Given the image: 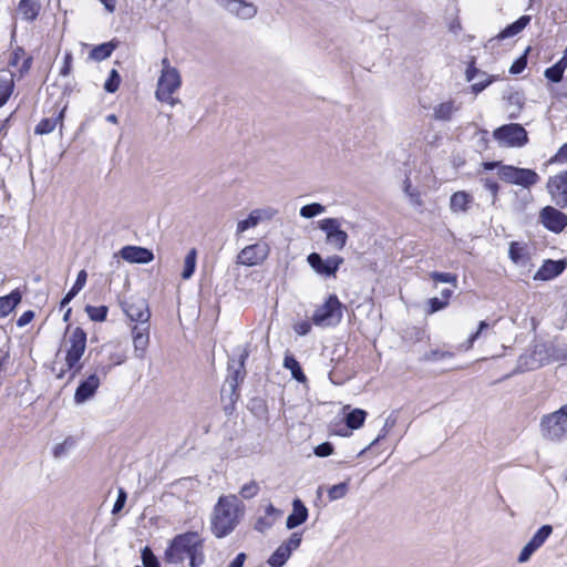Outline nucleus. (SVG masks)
<instances>
[{
	"label": "nucleus",
	"mask_w": 567,
	"mask_h": 567,
	"mask_svg": "<svg viewBox=\"0 0 567 567\" xmlns=\"http://www.w3.org/2000/svg\"><path fill=\"white\" fill-rule=\"evenodd\" d=\"M460 110V105H456L454 101L450 100L433 109V117L437 121H450L454 113Z\"/></svg>",
	"instance_id": "26"
},
{
	"label": "nucleus",
	"mask_w": 567,
	"mask_h": 567,
	"mask_svg": "<svg viewBox=\"0 0 567 567\" xmlns=\"http://www.w3.org/2000/svg\"><path fill=\"white\" fill-rule=\"evenodd\" d=\"M553 533V527L550 525H543L529 539V544L535 548L539 549L545 542L548 539V537Z\"/></svg>",
	"instance_id": "33"
},
{
	"label": "nucleus",
	"mask_w": 567,
	"mask_h": 567,
	"mask_svg": "<svg viewBox=\"0 0 567 567\" xmlns=\"http://www.w3.org/2000/svg\"><path fill=\"white\" fill-rule=\"evenodd\" d=\"M526 65H527V59L525 55H522L520 58H518L517 60L514 61V63L509 68V72L512 74H519L524 71Z\"/></svg>",
	"instance_id": "54"
},
{
	"label": "nucleus",
	"mask_w": 567,
	"mask_h": 567,
	"mask_svg": "<svg viewBox=\"0 0 567 567\" xmlns=\"http://www.w3.org/2000/svg\"><path fill=\"white\" fill-rule=\"evenodd\" d=\"M396 422H398V415H396V412H392V413L386 417V420H385V422H384V425H383V426H384L386 430H389V431H390V430H392V429L395 426Z\"/></svg>",
	"instance_id": "62"
},
{
	"label": "nucleus",
	"mask_w": 567,
	"mask_h": 567,
	"mask_svg": "<svg viewBox=\"0 0 567 567\" xmlns=\"http://www.w3.org/2000/svg\"><path fill=\"white\" fill-rule=\"evenodd\" d=\"M530 17L529 16H522L518 18L515 22L507 25L504 30H502L497 35L496 40H503L506 38H512L522 32L526 25L529 23Z\"/></svg>",
	"instance_id": "27"
},
{
	"label": "nucleus",
	"mask_w": 567,
	"mask_h": 567,
	"mask_svg": "<svg viewBox=\"0 0 567 567\" xmlns=\"http://www.w3.org/2000/svg\"><path fill=\"white\" fill-rule=\"evenodd\" d=\"M85 311L93 321L102 322L106 319L107 308L105 306H86Z\"/></svg>",
	"instance_id": "39"
},
{
	"label": "nucleus",
	"mask_w": 567,
	"mask_h": 567,
	"mask_svg": "<svg viewBox=\"0 0 567 567\" xmlns=\"http://www.w3.org/2000/svg\"><path fill=\"white\" fill-rule=\"evenodd\" d=\"M537 549H535L529 543H527L520 550L518 557H517V561L519 564H525L527 563L530 557L534 555V553L536 551Z\"/></svg>",
	"instance_id": "50"
},
{
	"label": "nucleus",
	"mask_w": 567,
	"mask_h": 567,
	"mask_svg": "<svg viewBox=\"0 0 567 567\" xmlns=\"http://www.w3.org/2000/svg\"><path fill=\"white\" fill-rule=\"evenodd\" d=\"M247 556L245 553H239L234 560L229 564L228 567H243L245 564Z\"/></svg>",
	"instance_id": "63"
},
{
	"label": "nucleus",
	"mask_w": 567,
	"mask_h": 567,
	"mask_svg": "<svg viewBox=\"0 0 567 567\" xmlns=\"http://www.w3.org/2000/svg\"><path fill=\"white\" fill-rule=\"evenodd\" d=\"M269 255V246L266 243H256L243 248L237 256V264L244 266L260 265Z\"/></svg>",
	"instance_id": "13"
},
{
	"label": "nucleus",
	"mask_w": 567,
	"mask_h": 567,
	"mask_svg": "<svg viewBox=\"0 0 567 567\" xmlns=\"http://www.w3.org/2000/svg\"><path fill=\"white\" fill-rule=\"evenodd\" d=\"M259 492V485L257 484V482L255 481H250L249 483L243 485V487L240 488V496L246 498V499H250L252 497H255Z\"/></svg>",
	"instance_id": "44"
},
{
	"label": "nucleus",
	"mask_w": 567,
	"mask_h": 567,
	"mask_svg": "<svg viewBox=\"0 0 567 567\" xmlns=\"http://www.w3.org/2000/svg\"><path fill=\"white\" fill-rule=\"evenodd\" d=\"M182 78L179 71L171 65L167 58L162 60V71L157 80L155 96L159 102L175 106L179 103V99L174 97V93L179 90Z\"/></svg>",
	"instance_id": "4"
},
{
	"label": "nucleus",
	"mask_w": 567,
	"mask_h": 567,
	"mask_svg": "<svg viewBox=\"0 0 567 567\" xmlns=\"http://www.w3.org/2000/svg\"><path fill=\"white\" fill-rule=\"evenodd\" d=\"M13 91V82L0 81V107L9 100Z\"/></svg>",
	"instance_id": "45"
},
{
	"label": "nucleus",
	"mask_w": 567,
	"mask_h": 567,
	"mask_svg": "<svg viewBox=\"0 0 567 567\" xmlns=\"http://www.w3.org/2000/svg\"><path fill=\"white\" fill-rule=\"evenodd\" d=\"M547 188L553 202L558 207L565 208L567 206V171L550 177L547 183Z\"/></svg>",
	"instance_id": "16"
},
{
	"label": "nucleus",
	"mask_w": 567,
	"mask_h": 567,
	"mask_svg": "<svg viewBox=\"0 0 567 567\" xmlns=\"http://www.w3.org/2000/svg\"><path fill=\"white\" fill-rule=\"evenodd\" d=\"M121 257L132 264H148L154 259V254L144 247L125 246L120 250Z\"/></svg>",
	"instance_id": "20"
},
{
	"label": "nucleus",
	"mask_w": 567,
	"mask_h": 567,
	"mask_svg": "<svg viewBox=\"0 0 567 567\" xmlns=\"http://www.w3.org/2000/svg\"><path fill=\"white\" fill-rule=\"evenodd\" d=\"M295 329V332L299 336H306L310 332L311 330V323L309 321H300L298 323L295 324L293 327Z\"/></svg>",
	"instance_id": "58"
},
{
	"label": "nucleus",
	"mask_w": 567,
	"mask_h": 567,
	"mask_svg": "<svg viewBox=\"0 0 567 567\" xmlns=\"http://www.w3.org/2000/svg\"><path fill=\"white\" fill-rule=\"evenodd\" d=\"M132 339L134 346V355L143 359L150 343V326H133Z\"/></svg>",
	"instance_id": "19"
},
{
	"label": "nucleus",
	"mask_w": 567,
	"mask_h": 567,
	"mask_svg": "<svg viewBox=\"0 0 567 567\" xmlns=\"http://www.w3.org/2000/svg\"><path fill=\"white\" fill-rule=\"evenodd\" d=\"M502 181L528 188L539 182V175L529 168H519L504 165L498 169Z\"/></svg>",
	"instance_id": "8"
},
{
	"label": "nucleus",
	"mask_w": 567,
	"mask_h": 567,
	"mask_svg": "<svg viewBox=\"0 0 567 567\" xmlns=\"http://www.w3.org/2000/svg\"><path fill=\"white\" fill-rule=\"evenodd\" d=\"M491 328V324L486 322L485 320L480 321L477 330L470 334L467 340L464 343L465 350H470L473 348L474 342L480 339L488 329Z\"/></svg>",
	"instance_id": "36"
},
{
	"label": "nucleus",
	"mask_w": 567,
	"mask_h": 567,
	"mask_svg": "<svg viewBox=\"0 0 567 567\" xmlns=\"http://www.w3.org/2000/svg\"><path fill=\"white\" fill-rule=\"evenodd\" d=\"M120 83H121L120 73L115 69H112L109 74V78L106 79V81L104 83V90L109 93H114L118 90Z\"/></svg>",
	"instance_id": "40"
},
{
	"label": "nucleus",
	"mask_w": 567,
	"mask_h": 567,
	"mask_svg": "<svg viewBox=\"0 0 567 567\" xmlns=\"http://www.w3.org/2000/svg\"><path fill=\"white\" fill-rule=\"evenodd\" d=\"M564 66L553 65L545 70V76L551 82H559L563 79Z\"/></svg>",
	"instance_id": "46"
},
{
	"label": "nucleus",
	"mask_w": 567,
	"mask_h": 567,
	"mask_svg": "<svg viewBox=\"0 0 567 567\" xmlns=\"http://www.w3.org/2000/svg\"><path fill=\"white\" fill-rule=\"evenodd\" d=\"M272 215L271 209H254L246 219L237 223V235L245 233L249 228L256 227L264 219H270Z\"/></svg>",
	"instance_id": "21"
},
{
	"label": "nucleus",
	"mask_w": 567,
	"mask_h": 567,
	"mask_svg": "<svg viewBox=\"0 0 567 567\" xmlns=\"http://www.w3.org/2000/svg\"><path fill=\"white\" fill-rule=\"evenodd\" d=\"M239 522V503L236 496L220 497L214 508L212 520L213 534L218 537H225L234 530Z\"/></svg>",
	"instance_id": "3"
},
{
	"label": "nucleus",
	"mask_w": 567,
	"mask_h": 567,
	"mask_svg": "<svg viewBox=\"0 0 567 567\" xmlns=\"http://www.w3.org/2000/svg\"><path fill=\"white\" fill-rule=\"evenodd\" d=\"M63 112L64 110H62L56 117L41 120L35 126L34 133L38 135H44L53 132L58 123L62 124Z\"/></svg>",
	"instance_id": "32"
},
{
	"label": "nucleus",
	"mask_w": 567,
	"mask_h": 567,
	"mask_svg": "<svg viewBox=\"0 0 567 567\" xmlns=\"http://www.w3.org/2000/svg\"><path fill=\"white\" fill-rule=\"evenodd\" d=\"M21 292L18 289L0 297V319L7 317L21 302Z\"/></svg>",
	"instance_id": "25"
},
{
	"label": "nucleus",
	"mask_w": 567,
	"mask_h": 567,
	"mask_svg": "<svg viewBox=\"0 0 567 567\" xmlns=\"http://www.w3.org/2000/svg\"><path fill=\"white\" fill-rule=\"evenodd\" d=\"M540 433L544 439L559 442L567 437V404L540 419Z\"/></svg>",
	"instance_id": "5"
},
{
	"label": "nucleus",
	"mask_w": 567,
	"mask_h": 567,
	"mask_svg": "<svg viewBox=\"0 0 567 567\" xmlns=\"http://www.w3.org/2000/svg\"><path fill=\"white\" fill-rule=\"evenodd\" d=\"M539 219L545 228L555 234H559L567 226V215L553 206L544 207Z\"/></svg>",
	"instance_id": "14"
},
{
	"label": "nucleus",
	"mask_w": 567,
	"mask_h": 567,
	"mask_svg": "<svg viewBox=\"0 0 567 567\" xmlns=\"http://www.w3.org/2000/svg\"><path fill=\"white\" fill-rule=\"evenodd\" d=\"M557 161H567V143H565L563 146L559 147L557 154H556Z\"/></svg>",
	"instance_id": "64"
},
{
	"label": "nucleus",
	"mask_w": 567,
	"mask_h": 567,
	"mask_svg": "<svg viewBox=\"0 0 567 567\" xmlns=\"http://www.w3.org/2000/svg\"><path fill=\"white\" fill-rule=\"evenodd\" d=\"M86 278H87V274L85 270L79 271L73 287L76 288V290L81 291L86 284Z\"/></svg>",
	"instance_id": "60"
},
{
	"label": "nucleus",
	"mask_w": 567,
	"mask_h": 567,
	"mask_svg": "<svg viewBox=\"0 0 567 567\" xmlns=\"http://www.w3.org/2000/svg\"><path fill=\"white\" fill-rule=\"evenodd\" d=\"M452 355L453 354L451 352H447V351L432 350V351L427 352L424 355V360H426V361H439V360H443L445 358H451Z\"/></svg>",
	"instance_id": "51"
},
{
	"label": "nucleus",
	"mask_w": 567,
	"mask_h": 567,
	"mask_svg": "<svg viewBox=\"0 0 567 567\" xmlns=\"http://www.w3.org/2000/svg\"><path fill=\"white\" fill-rule=\"evenodd\" d=\"M79 292L80 290H76V288L72 287L70 291L61 300L60 307L64 308Z\"/></svg>",
	"instance_id": "61"
},
{
	"label": "nucleus",
	"mask_w": 567,
	"mask_h": 567,
	"mask_svg": "<svg viewBox=\"0 0 567 567\" xmlns=\"http://www.w3.org/2000/svg\"><path fill=\"white\" fill-rule=\"evenodd\" d=\"M41 4L39 0H20L18 10L27 21H33L39 16Z\"/></svg>",
	"instance_id": "28"
},
{
	"label": "nucleus",
	"mask_w": 567,
	"mask_h": 567,
	"mask_svg": "<svg viewBox=\"0 0 567 567\" xmlns=\"http://www.w3.org/2000/svg\"><path fill=\"white\" fill-rule=\"evenodd\" d=\"M125 502H126V493L124 492L123 488H120L117 498H116L113 509H112V513L113 514L118 513L124 507Z\"/></svg>",
	"instance_id": "55"
},
{
	"label": "nucleus",
	"mask_w": 567,
	"mask_h": 567,
	"mask_svg": "<svg viewBox=\"0 0 567 567\" xmlns=\"http://www.w3.org/2000/svg\"><path fill=\"white\" fill-rule=\"evenodd\" d=\"M493 135L499 144L509 147H522L528 142L527 131L517 123L505 124L496 128Z\"/></svg>",
	"instance_id": "7"
},
{
	"label": "nucleus",
	"mask_w": 567,
	"mask_h": 567,
	"mask_svg": "<svg viewBox=\"0 0 567 567\" xmlns=\"http://www.w3.org/2000/svg\"><path fill=\"white\" fill-rule=\"evenodd\" d=\"M71 65H72V53L71 52H65L64 54V60H63V65L60 70V75L62 76H68L71 72Z\"/></svg>",
	"instance_id": "56"
},
{
	"label": "nucleus",
	"mask_w": 567,
	"mask_h": 567,
	"mask_svg": "<svg viewBox=\"0 0 567 567\" xmlns=\"http://www.w3.org/2000/svg\"><path fill=\"white\" fill-rule=\"evenodd\" d=\"M247 357H248V352L244 351L240 354L238 362L228 364V374L225 380L223 392L229 391L231 399H233V396L238 398L237 389L239 386V383L244 381L245 375H246L245 360Z\"/></svg>",
	"instance_id": "11"
},
{
	"label": "nucleus",
	"mask_w": 567,
	"mask_h": 567,
	"mask_svg": "<svg viewBox=\"0 0 567 567\" xmlns=\"http://www.w3.org/2000/svg\"><path fill=\"white\" fill-rule=\"evenodd\" d=\"M307 260L317 274L324 276H334L340 265L343 262V258L337 255L323 260L318 252H311Z\"/></svg>",
	"instance_id": "15"
},
{
	"label": "nucleus",
	"mask_w": 567,
	"mask_h": 567,
	"mask_svg": "<svg viewBox=\"0 0 567 567\" xmlns=\"http://www.w3.org/2000/svg\"><path fill=\"white\" fill-rule=\"evenodd\" d=\"M282 515V512L276 508L272 504L266 506L265 515L259 517L255 524V529L258 532H266L271 528L278 518Z\"/></svg>",
	"instance_id": "24"
},
{
	"label": "nucleus",
	"mask_w": 567,
	"mask_h": 567,
	"mask_svg": "<svg viewBox=\"0 0 567 567\" xmlns=\"http://www.w3.org/2000/svg\"><path fill=\"white\" fill-rule=\"evenodd\" d=\"M203 539L196 532H187L176 535L164 553V559L168 564H182L189 559L190 567H199L204 563Z\"/></svg>",
	"instance_id": "1"
},
{
	"label": "nucleus",
	"mask_w": 567,
	"mask_h": 567,
	"mask_svg": "<svg viewBox=\"0 0 567 567\" xmlns=\"http://www.w3.org/2000/svg\"><path fill=\"white\" fill-rule=\"evenodd\" d=\"M74 446L72 439H65L62 443L56 444L53 449V456L60 458L64 456Z\"/></svg>",
	"instance_id": "43"
},
{
	"label": "nucleus",
	"mask_w": 567,
	"mask_h": 567,
	"mask_svg": "<svg viewBox=\"0 0 567 567\" xmlns=\"http://www.w3.org/2000/svg\"><path fill=\"white\" fill-rule=\"evenodd\" d=\"M508 255L514 262H518L524 256V247L514 241L509 245Z\"/></svg>",
	"instance_id": "47"
},
{
	"label": "nucleus",
	"mask_w": 567,
	"mask_h": 567,
	"mask_svg": "<svg viewBox=\"0 0 567 567\" xmlns=\"http://www.w3.org/2000/svg\"><path fill=\"white\" fill-rule=\"evenodd\" d=\"M196 258H197L196 249H190L184 260V269L182 272L183 279L186 280L193 276L195 268H196Z\"/></svg>",
	"instance_id": "35"
},
{
	"label": "nucleus",
	"mask_w": 567,
	"mask_h": 567,
	"mask_svg": "<svg viewBox=\"0 0 567 567\" xmlns=\"http://www.w3.org/2000/svg\"><path fill=\"white\" fill-rule=\"evenodd\" d=\"M101 384L100 377L96 373L90 374L85 380L81 381L74 393V401L82 404L93 398Z\"/></svg>",
	"instance_id": "18"
},
{
	"label": "nucleus",
	"mask_w": 567,
	"mask_h": 567,
	"mask_svg": "<svg viewBox=\"0 0 567 567\" xmlns=\"http://www.w3.org/2000/svg\"><path fill=\"white\" fill-rule=\"evenodd\" d=\"M347 492H348V483L342 482V483L331 486L328 491V496H329L330 501H337V499H340L343 496H346Z\"/></svg>",
	"instance_id": "42"
},
{
	"label": "nucleus",
	"mask_w": 567,
	"mask_h": 567,
	"mask_svg": "<svg viewBox=\"0 0 567 567\" xmlns=\"http://www.w3.org/2000/svg\"><path fill=\"white\" fill-rule=\"evenodd\" d=\"M429 310L427 313L432 315L447 307V301L442 300L437 297L430 298L427 300Z\"/></svg>",
	"instance_id": "48"
},
{
	"label": "nucleus",
	"mask_w": 567,
	"mask_h": 567,
	"mask_svg": "<svg viewBox=\"0 0 567 567\" xmlns=\"http://www.w3.org/2000/svg\"><path fill=\"white\" fill-rule=\"evenodd\" d=\"M141 558L144 567H161L157 557L148 546L142 549Z\"/></svg>",
	"instance_id": "41"
},
{
	"label": "nucleus",
	"mask_w": 567,
	"mask_h": 567,
	"mask_svg": "<svg viewBox=\"0 0 567 567\" xmlns=\"http://www.w3.org/2000/svg\"><path fill=\"white\" fill-rule=\"evenodd\" d=\"M478 74H481L482 76H486V73L484 72H481L476 66H475V62L472 61L471 64L468 65V68L466 69V80L468 82L473 81Z\"/></svg>",
	"instance_id": "57"
},
{
	"label": "nucleus",
	"mask_w": 567,
	"mask_h": 567,
	"mask_svg": "<svg viewBox=\"0 0 567 567\" xmlns=\"http://www.w3.org/2000/svg\"><path fill=\"white\" fill-rule=\"evenodd\" d=\"M367 412L362 409H354L346 415V424L352 430L361 427L364 423Z\"/></svg>",
	"instance_id": "34"
},
{
	"label": "nucleus",
	"mask_w": 567,
	"mask_h": 567,
	"mask_svg": "<svg viewBox=\"0 0 567 567\" xmlns=\"http://www.w3.org/2000/svg\"><path fill=\"white\" fill-rule=\"evenodd\" d=\"M485 79L478 82H475L472 84L471 90L474 94L481 93L483 90H485L493 81L494 76H484Z\"/></svg>",
	"instance_id": "53"
},
{
	"label": "nucleus",
	"mask_w": 567,
	"mask_h": 567,
	"mask_svg": "<svg viewBox=\"0 0 567 567\" xmlns=\"http://www.w3.org/2000/svg\"><path fill=\"white\" fill-rule=\"evenodd\" d=\"M326 212V207L319 203L305 205L300 208V216L303 218H312Z\"/></svg>",
	"instance_id": "38"
},
{
	"label": "nucleus",
	"mask_w": 567,
	"mask_h": 567,
	"mask_svg": "<svg viewBox=\"0 0 567 567\" xmlns=\"http://www.w3.org/2000/svg\"><path fill=\"white\" fill-rule=\"evenodd\" d=\"M308 518V508L301 502V499L296 498L292 502V512L287 517L286 526L288 529H293L299 525L303 524Z\"/></svg>",
	"instance_id": "23"
},
{
	"label": "nucleus",
	"mask_w": 567,
	"mask_h": 567,
	"mask_svg": "<svg viewBox=\"0 0 567 567\" xmlns=\"http://www.w3.org/2000/svg\"><path fill=\"white\" fill-rule=\"evenodd\" d=\"M404 193L410 197V200L413 205H421L420 195L415 189L412 188L409 178L404 181Z\"/></svg>",
	"instance_id": "49"
},
{
	"label": "nucleus",
	"mask_w": 567,
	"mask_h": 567,
	"mask_svg": "<svg viewBox=\"0 0 567 567\" xmlns=\"http://www.w3.org/2000/svg\"><path fill=\"white\" fill-rule=\"evenodd\" d=\"M86 349V332L76 327L65 339L64 365L56 372V379H63L70 372L69 380H73L82 369L80 362Z\"/></svg>",
	"instance_id": "2"
},
{
	"label": "nucleus",
	"mask_w": 567,
	"mask_h": 567,
	"mask_svg": "<svg viewBox=\"0 0 567 567\" xmlns=\"http://www.w3.org/2000/svg\"><path fill=\"white\" fill-rule=\"evenodd\" d=\"M431 279L435 282H444L452 285L453 289L457 288V276L451 272L432 271L430 274Z\"/></svg>",
	"instance_id": "37"
},
{
	"label": "nucleus",
	"mask_w": 567,
	"mask_h": 567,
	"mask_svg": "<svg viewBox=\"0 0 567 567\" xmlns=\"http://www.w3.org/2000/svg\"><path fill=\"white\" fill-rule=\"evenodd\" d=\"M123 311L135 322L134 326H150L151 311L144 298L131 299L123 303Z\"/></svg>",
	"instance_id": "12"
},
{
	"label": "nucleus",
	"mask_w": 567,
	"mask_h": 567,
	"mask_svg": "<svg viewBox=\"0 0 567 567\" xmlns=\"http://www.w3.org/2000/svg\"><path fill=\"white\" fill-rule=\"evenodd\" d=\"M221 6H224L230 13L241 19H250L257 13V9L254 4L247 3L243 0H226Z\"/></svg>",
	"instance_id": "22"
},
{
	"label": "nucleus",
	"mask_w": 567,
	"mask_h": 567,
	"mask_svg": "<svg viewBox=\"0 0 567 567\" xmlns=\"http://www.w3.org/2000/svg\"><path fill=\"white\" fill-rule=\"evenodd\" d=\"M33 318H34V312L32 310H28L20 316V318L17 321V326L20 328L24 327L28 323H30Z\"/></svg>",
	"instance_id": "59"
},
{
	"label": "nucleus",
	"mask_w": 567,
	"mask_h": 567,
	"mask_svg": "<svg viewBox=\"0 0 567 567\" xmlns=\"http://www.w3.org/2000/svg\"><path fill=\"white\" fill-rule=\"evenodd\" d=\"M301 540V533H292L290 537L279 545V547L270 555L267 559V564L270 567H282L288 561L292 553L299 548Z\"/></svg>",
	"instance_id": "10"
},
{
	"label": "nucleus",
	"mask_w": 567,
	"mask_h": 567,
	"mask_svg": "<svg viewBox=\"0 0 567 567\" xmlns=\"http://www.w3.org/2000/svg\"><path fill=\"white\" fill-rule=\"evenodd\" d=\"M343 317V305L336 295H330L326 301L316 308L311 317L317 327L328 328L338 326Z\"/></svg>",
	"instance_id": "6"
},
{
	"label": "nucleus",
	"mask_w": 567,
	"mask_h": 567,
	"mask_svg": "<svg viewBox=\"0 0 567 567\" xmlns=\"http://www.w3.org/2000/svg\"><path fill=\"white\" fill-rule=\"evenodd\" d=\"M319 228L326 234V244L336 250H342L348 241V234L341 229L339 218H324L319 221Z\"/></svg>",
	"instance_id": "9"
},
{
	"label": "nucleus",
	"mask_w": 567,
	"mask_h": 567,
	"mask_svg": "<svg viewBox=\"0 0 567 567\" xmlns=\"http://www.w3.org/2000/svg\"><path fill=\"white\" fill-rule=\"evenodd\" d=\"M282 365L284 368L290 370L291 375L295 380H297L298 382H306L307 378L299 362L292 354L286 353Z\"/></svg>",
	"instance_id": "31"
},
{
	"label": "nucleus",
	"mask_w": 567,
	"mask_h": 567,
	"mask_svg": "<svg viewBox=\"0 0 567 567\" xmlns=\"http://www.w3.org/2000/svg\"><path fill=\"white\" fill-rule=\"evenodd\" d=\"M567 267L565 259L553 260L547 259L543 262L540 268L535 272L534 280L548 281L558 277Z\"/></svg>",
	"instance_id": "17"
},
{
	"label": "nucleus",
	"mask_w": 567,
	"mask_h": 567,
	"mask_svg": "<svg viewBox=\"0 0 567 567\" xmlns=\"http://www.w3.org/2000/svg\"><path fill=\"white\" fill-rule=\"evenodd\" d=\"M333 453V445L330 442H324L316 446L315 454L319 457H326Z\"/></svg>",
	"instance_id": "52"
},
{
	"label": "nucleus",
	"mask_w": 567,
	"mask_h": 567,
	"mask_svg": "<svg viewBox=\"0 0 567 567\" xmlns=\"http://www.w3.org/2000/svg\"><path fill=\"white\" fill-rule=\"evenodd\" d=\"M116 48H117V43L114 41L99 44L91 50V52L89 54V59H91L93 61H99V62L103 61V60L110 58Z\"/></svg>",
	"instance_id": "29"
},
{
	"label": "nucleus",
	"mask_w": 567,
	"mask_h": 567,
	"mask_svg": "<svg viewBox=\"0 0 567 567\" xmlns=\"http://www.w3.org/2000/svg\"><path fill=\"white\" fill-rule=\"evenodd\" d=\"M471 196L465 192H456L451 196L450 208L453 213H465L468 209Z\"/></svg>",
	"instance_id": "30"
}]
</instances>
